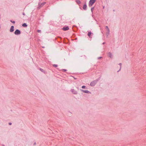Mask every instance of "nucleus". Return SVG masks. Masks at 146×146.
Listing matches in <instances>:
<instances>
[{"label": "nucleus", "instance_id": "nucleus-16", "mask_svg": "<svg viewBox=\"0 0 146 146\" xmlns=\"http://www.w3.org/2000/svg\"><path fill=\"white\" fill-rule=\"evenodd\" d=\"M40 30H38V31H37V32H38V33L40 32Z\"/></svg>", "mask_w": 146, "mask_h": 146}, {"label": "nucleus", "instance_id": "nucleus-4", "mask_svg": "<svg viewBox=\"0 0 146 146\" xmlns=\"http://www.w3.org/2000/svg\"><path fill=\"white\" fill-rule=\"evenodd\" d=\"M62 29L64 31H67L69 29V28L68 27H64L62 28Z\"/></svg>", "mask_w": 146, "mask_h": 146}, {"label": "nucleus", "instance_id": "nucleus-20", "mask_svg": "<svg viewBox=\"0 0 146 146\" xmlns=\"http://www.w3.org/2000/svg\"><path fill=\"white\" fill-rule=\"evenodd\" d=\"M119 65L121 66V63L119 64Z\"/></svg>", "mask_w": 146, "mask_h": 146}, {"label": "nucleus", "instance_id": "nucleus-11", "mask_svg": "<svg viewBox=\"0 0 146 146\" xmlns=\"http://www.w3.org/2000/svg\"><path fill=\"white\" fill-rule=\"evenodd\" d=\"M91 33L90 32H89L88 34V36H90L91 35Z\"/></svg>", "mask_w": 146, "mask_h": 146}, {"label": "nucleus", "instance_id": "nucleus-12", "mask_svg": "<svg viewBox=\"0 0 146 146\" xmlns=\"http://www.w3.org/2000/svg\"><path fill=\"white\" fill-rule=\"evenodd\" d=\"M77 2L78 4H80L81 3L80 1H77Z\"/></svg>", "mask_w": 146, "mask_h": 146}, {"label": "nucleus", "instance_id": "nucleus-15", "mask_svg": "<svg viewBox=\"0 0 146 146\" xmlns=\"http://www.w3.org/2000/svg\"><path fill=\"white\" fill-rule=\"evenodd\" d=\"M11 22L14 23H15V21H11Z\"/></svg>", "mask_w": 146, "mask_h": 146}, {"label": "nucleus", "instance_id": "nucleus-1", "mask_svg": "<svg viewBox=\"0 0 146 146\" xmlns=\"http://www.w3.org/2000/svg\"><path fill=\"white\" fill-rule=\"evenodd\" d=\"M96 0H90L89 3V5L91 6L95 2Z\"/></svg>", "mask_w": 146, "mask_h": 146}, {"label": "nucleus", "instance_id": "nucleus-17", "mask_svg": "<svg viewBox=\"0 0 146 146\" xmlns=\"http://www.w3.org/2000/svg\"><path fill=\"white\" fill-rule=\"evenodd\" d=\"M11 124H12V123H9V124L10 125H11Z\"/></svg>", "mask_w": 146, "mask_h": 146}, {"label": "nucleus", "instance_id": "nucleus-8", "mask_svg": "<svg viewBox=\"0 0 146 146\" xmlns=\"http://www.w3.org/2000/svg\"><path fill=\"white\" fill-rule=\"evenodd\" d=\"M86 7H87L86 5V4L84 5H83V9H84V10H86Z\"/></svg>", "mask_w": 146, "mask_h": 146}, {"label": "nucleus", "instance_id": "nucleus-5", "mask_svg": "<svg viewBox=\"0 0 146 146\" xmlns=\"http://www.w3.org/2000/svg\"><path fill=\"white\" fill-rule=\"evenodd\" d=\"M14 31V27L13 26H12L10 30V31L11 32H13Z\"/></svg>", "mask_w": 146, "mask_h": 146}, {"label": "nucleus", "instance_id": "nucleus-2", "mask_svg": "<svg viewBox=\"0 0 146 146\" xmlns=\"http://www.w3.org/2000/svg\"><path fill=\"white\" fill-rule=\"evenodd\" d=\"M15 34L16 35H19L21 34L20 31L19 30L17 29L15 32Z\"/></svg>", "mask_w": 146, "mask_h": 146}, {"label": "nucleus", "instance_id": "nucleus-6", "mask_svg": "<svg viewBox=\"0 0 146 146\" xmlns=\"http://www.w3.org/2000/svg\"><path fill=\"white\" fill-rule=\"evenodd\" d=\"M108 56L109 57H110L111 58L112 57V54L110 52H109L108 53Z\"/></svg>", "mask_w": 146, "mask_h": 146}, {"label": "nucleus", "instance_id": "nucleus-18", "mask_svg": "<svg viewBox=\"0 0 146 146\" xmlns=\"http://www.w3.org/2000/svg\"><path fill=\"white\" fill-rule=\"evenodd\" d=\"M45 4V3H43L42 4V5H44V4Z\"/></svg>", "mask_w": 146, "mask_h": 146}, {"label": "nucleus", "instance_id": "nucleus-9", "mask_svg": "<svg viewBox=\"0 0 146 146\" xmlns=\"http://www.w3.org/2000/svg\"><path fill=\"white\" fill-rule=\"evenodd\" d=\"M106 29H107V30L108 32V33H109V32H110V30H109V29L108 27V26H106Z\"/></svg>", "mask_w": 146, "mask_h": 146}, {"label": "nucleus", "instance_id": "nucleus-14", "mask_svg": "<svg viewBox=\"0 0 146 146\" xmlns=\"http://www.w3.org/2000/svg\"><path fill=\"white\" fill-rule=\"evenodd\" d=\"M85 87H85V86H82V88H85Z\"/></svg>", "mask_w": 146, "mask_h": 146}, {"label": "nucleus", "instance_id": "nucleus-10", "mask_svg": "<svg viewBox=\"0 0 146 146\" xmlns=\"http://www.w3.org/2000/svg\"><path fill=\"white\" fill-rule=\"evenodd\" d=\"M22 26L23 27H26L27 26V25L26 23H24L23 24Z\"/></svg>", "mask_w": 146, "mask_h": 146}, {"label": "nucleus", "instance_id": "nucleus-13", "mask_svg": "<svg viewBox=\"0 0 146 146\" xmlns=\"http://www.w3.org/2000/svg\"><path fill=\"white\" fill-rule=\"evenodd\" d=\"M53 66L55 67H57V65L56 64H54L53 65Z\"/></svg>", "mask_w": 146, "mask_h": 146}, {"label": "nucleus", "instance_id": "nucleus-19", "mask_svg": "<svg viewBox=\"0 0 146 146\" xmlns=\"http://www.w3.org/2000/svg\"><path fill=\"white\" fill-rule=\"evenodd\" d=\"M93 8H92L91 9V10L92 11L93 10Z\"/></svg>", "mask_w": 146, "mask_h": 146}, {"label": "nucleus", "instance_id": "nucleus-3", "mask_svg": "<svg viewBox=\"0 0 146 146\" xmlns=\"http://www.w3.org/2000/svg\"><path fill=\"white\" fill-rule=\"evenodd\" d=\"M96 83V82L95 81H94L92 82L90 84V85L91 86H94L95 85V84Z\"/></svg>", "mask_w": 146, "mask_h": 146}, {"label": "nucleus", "instance_id": "nucleus-7", "mask_svg": "<svg viewBox=\"0 0 146 146\" xmlns=\"http://www.w3.org/2000/svg\"><path fill=\"white\" fill-rule=\"evenodd\" d=\"M82 91L84 93H87V94H89V93H90V92L88 91V90H82Z\"/></svg>", "mask_w": 146, "mask_h": 146}]
</instances>
